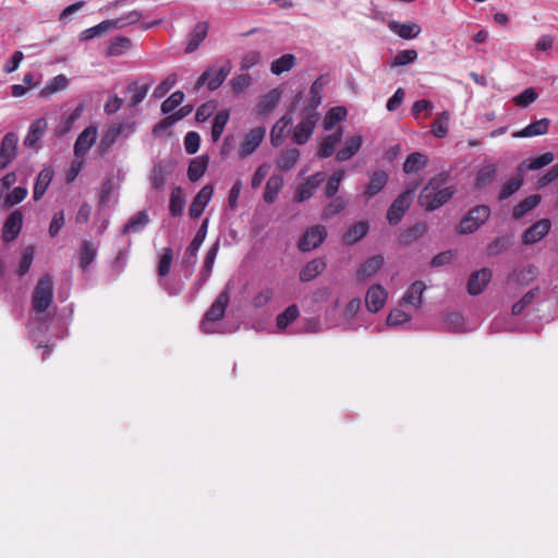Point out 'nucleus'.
<instances>
[{
  "mask_svg": "<svg viewBox=\"0 0 558 558\" xmlns=\"http://www.w3.org/2000/svg\"><path fill=\"white\" fill-rule=\"evenodd\" d=\"M449 172L442 171L429 179L418 196V204L428 211H434L447 204L456 193L454 185H448Z\"/></svg>",
  "mask_w": 558,
  "mask_h": 558,
  "instance_id": "obj_1",
  "label": "nucleus"
},
{
  "mask_svg": "<svg viewBox=\"0 0 558 558\" xmlns=\"http://www.w3.org/2000/svg\"><path fill=\"white\" fill-rule=\"evenodd\" d=\"M230 302V286L227 284L223 290L218 294L217 299L205 313L202 322L201 329L205 333H213L215 331L214 324L220 322L225 317L226 310Z\"/></svg>",
  "mask_w": 558,
  "mask_h": 558,
  "instance_id": "obj_2",
  "label": "nucleus"
},
{
  "mask_svg": "<svg viewBox=\"0 0 558 558\" xmlns=\"http://www.w3.org/2000/svg\"><path fill=\"white\" fill-rule=\"evenodd\" d=\"M53 300V282L50 276L41 277L32 295V306L37 313L46 312Z\"/></svg>",
  "mask_w": 558,
  "mask_h": 558,
  "instance_id": "obj_3",
  "label": "nucleus"
},
{
  "mask_svg": "<svg viewBox=\"0 0 558 558\" xmlns=\"http://www.w3.org/2000/svg\"><path fill=\"white\" fill-rule=\"evenodd\" d=\"M231 70L232 63L230 60H226L219 69H207L196 81L194 89L198 90L205 85L211 92L218 89L223 84Z\"/></svg>",
  "mask_w": 558,
  "mask_h": 558,
  "instance_id": "obj_4",
  "label": "nucleus"
},
{
  "mask_svg": "<svg viewBox=\"0 0 558 558\" xmlns=\"http://www.w3.org/2000/svg\"><path fill=\"white\" fill-rule=\"evenodd\" d=\"M319 121V113L312 110L301 111V121L294 126L292 141L298 145H304L311 138Z\"/></svg>",
  "mask_w": 558,
  "mask_h": 558,
  "instance_id": "obj_5",
  "label": "nucleus"
},
{
  "mask_svg": "<svg viewBox=\"0 0 558 558\" xmlns=\"http://www.w3.org/2000/svg\"><path fill=\"white\" fill-rule=\"evenodd\" d=\"M490 216V208L487 205H477L470 209L459 223V233L470 234L483 226Z\"/></svg>",
  "mask_w": 558,
  "mask_h": 558,
  "instance_id": "obj_6",
  "label": "nucleus"
},
{
  "mask_svg": "<svg viewBox=\"0 0 558 558\" xmlns=\"http://www.w3.org/2000/svg\"><path fill=\"white\" fill-rule=\"evenodd\" d=\"M208 218L204 219L201 227L196 231L193 240L185 250L184 258L182 262L183 267L187 268L189 276L192 275L194 266L197 263V252L203 244L208 229Z\"/></svg>",
  "mask_w": 558,
  "mask_h": 558,
  "instance_id": "obj_7",
  "label": "nucleus"
},
{
  "mask_svg": "<svg viewBox=\"0 0 558 558\" xmlns=\"http://www.w3.org/2000/svg\"><path fill=\"white\" fill-rule=\"evenodd\" d=\"M415 187L403 191L390 205L387 210V220L389 225L396 226L403 218L407 210L410 208Z\"/></svg>",
  "mask_w": 558,
  "mask_h": 558,
  "instance_id": "obj_8",
  "label": "nucleus"
},
{
  "mask_svg": "<svg viewBox=\"0 0 558 558\" xmlns=\"http://www.w3.org/2000/svg\"><path fill=\"white\" fill-rule=\"evenodd\" d=\"M19 136L15 132L7 133L0 143V170L7 168L17 155Z\"/></svg>",
  "mask_w": 558,
  "mask_h": 558,
  "instance_id": "obj_9",
  "label": "nucleus"
},
{
  "mask_svg": "<svg viewBox=\"0 0 558 558\" xmlns=\"http://www.w3.org/2000/svg\"><path fill=\"white\" fill-rule=\"evenodd\" d=\"M327 236V230L324 226L311 227L299 242V248L302 252H310L318 247Z\"/></svg>",
  "mask_w": 558,
  "mask_h": 558,
  "instance_id": "obj_10",
  "label": "nucleus"
},
{
  "mask_svg": "<svg viewBox=\"0 0 558 558\" xmlns=\"http://www.w3.org/2000/svg\"><path fill=\"white\" fill-rule=\"evenodd\" d=\"M266 134V130L263 126L252 129L243 138V142L239 148V155L241 158H245L252 155L260 145Z\"/></svg>",
  "mask_w": 558,
  "mask_h": 558,
  "instance_id": "obj_11",
  "label": "nucleus"
},
{
  "mask_svg": "<svg viewBox=\"0 0 558 558\" xmlns=\"http://www.w3.org/2000/svg\"><path fill=\"white\" fill-rule=\"evenodd\" d=\"M326 180L325 172H316L308 177L304 183H302L296 191L295 201L301 203L310 197L316 192V190L320 186V184Z\"/></svg>",
  "mask_w": 558,
  "mask_h": 558,
  "instance_id": "obj_12",
  "label": "nucleus"
},
{
  "mask_svg": "<svg viewBox=\"0 0 558 558\" xmlns=\"http://www.w3.org/2000/svg\"><path fill=\"white\" fill-rule=\"evenodd\" d=\"M97 140V128L95 125L87 126L76 138L74 144V155L84 157Z\"/></svg>",
  "mask_w": 558,
  "mask_h": 558,
  "instance_id": "obj_13",
  "label": "nucleus"
},
{
  "mask_svg": "<svg viewBox=\"0 0 558 558\" xmlns=\"http://www.w3.org/2000/svg\"><path fill=\"white\" fill-rule=\"evenodd\" d=\"M213 193L214 187L208 184L198 191L189 208V215L191 218L196 219L203 214L213 196Z\"/></svg>",
  "mask_w": 558,
  "mask_h": 558,
  "instance_id": "obj_14",
  "label": "nucleus"
},
{
  "mask_svg": "<svg viewBox=\"0 0 558 558\" xmlns=\"http://www.w3.org/2000/svg\"><path fill=\"white\" fill-rule=\"evenodd\" d=\"M386 300V290L379 284H374L366 292L365 305L369 312L377 313L384 307Z\"/></svg>",
  "mask_w": 558,
  "mask_h": 558,
  "instance_id": "obj_15",
  "label": "nucleus"
},
{
  "mask_svg": "<svg viewBox=\"0 0 558 558\" xmlns=\"http://www.w3.org/2000/svg\"><path fill=\"white\" fill-rule=\"evenodd\" d=\"M492 270L489 268H483L471 275L468 281V291L472 295H477L484 291L486 286L492 280Z\"/></svg>",
  "mask_w": 558,
  "mask_h": 558,
  "instance_id": "obj_16",
  "label": "nucleus"
},
{
  "mask_svg": "<svg viewBox=\"0 0 558 558\" xmlns=\"http://www.w3.org/2000/svg\"><path fill=\"white\" fill-rule=\"evenodd\" d=\"M145 80V83L141 86L138 85V82L134 81L126 85V93H133V96L131 97L129 101V107H136L138 106L146 97L149 88L154 84V78L151 76H148Z\"/></svg>",
  "mask_w": 558,
  "mask_h": 558,
  "instance_id": "obj_17",
  "label": "nucleus"
},
{
  "mask_svg": "<svg viewBox=\"0 0 558 558\" xmlns=\"http://www.w3.org/2000/svg\"><path fill=\"white\" fill-rule=\"evenodd\" d=\"M551 223L548 219H542L533 223L523 234L524 244H534L541 241L550 230Z\"/></svg>",
  "mask_w": 558,
  "mask_h": 558,
  "instance_id": "obj_18",
  "label": "nucleus"
},
{
  "mask_svg": "<svg viewBox=\"0 0 558 558\" xmlns=\"http://www.w3.org/2000/svg\"><path fill=\"white\" fill-rule=\"evenodd\" d=\"M23 223V215L20 210L12 211L7 218L3 226V240L11 242L15 240L21 232Z\"/></svg>",
  "mask_w": 558,
  "mask_h": 558,
  "instance_id": "obj_19",
  "label": "nucleus"
},
{
  "mask_svg": "<svg viewBox=\"0 0 558 558\" xmlns=\"http://www.w3.org/2000/svg\"><path fill=\"white\" fill-rule=\"evenodd\" d=\"M292 124V117L289 114L282 116L271 128L270 144L274 147H279L283 144L287 137V129Z\"/></svg>",
  "mask_w": 558,
  "mask_h": 558,
  "instance_id": "obj_20",
  "label": "nucleus"
},
{
  "mask_svg": "<svg viewBox=\"0 0 558 558\" xmlns=\"http://www.w3.org/2000/svg\"><path fill=\"white\" fill-rule=\"evenodd\" d=\"M388 27L392 33L403 39H414L422 31L421 26L414 22L400 23L397 21H390L388 23Z\"/></svg>",
  "mask_w": 558,
  "mask_h": 558,
  "instance_id": "obj_21",
  "label": "nucleus"
},
{
  "mask_svg": "<svg viewBox=\"0 0 558 558\" xmlns=\"http://www.w3.org/2000/svg\"><path fill=\"white\" fill-rule=\"evenodd\" d=\"M209 25L207 22H198L189 34L185 53L194 52L199 45L204 41L208 34Z\"/></svg>",
  "mask_w": 558,
  "mask_h": 558,
  "instance_id": "obj_22",
  "label": "nucleus"
},
{
  "mask_svg": "<svg viewBox=\"0 0 558 558\" xmlns=\"http://www.w3.org/2000/svg\"><path fill=\"white\" fill-rule=\"evenodd\" d=\"M47 120L38 118L28 128V132L24 138V145L27 147H35L38 141L45 135L47 130Z\"/></svg>",
  "mask_w": 558,
  "mask_h": 558,
  "instance_id": "obj_23",
  "label": "nucleus"
},
{
  "mask_svg": "<svg viewBox=\"0 0 558 558\" xmlns=\"http://www.w3.org/2000/svg\"><path fill=\"white\" fill-rule=\"evenodd\" d=\"M53 178V170L50 167L44 168L37 175L34 190H33V198L35 202L39 201L44 194L46 193L48 186L51 183Z\"/></svg>",
  "mask_w": 558,
  "mask_h": 558,
  "instance_id": "obj_24",
  "label": "nucleus"
},
{
  "mask_svg": "<svg viewBox=\"0 0 558 558\" xmlns=\"http://www.w3.org/2000/svg\"><path fill=\"white\" fill-rule=\"evenodd\" d=\"M426 289L423 281L417 280L410 284L402 296V301L405 304L412 305L414 308H418L422 304V296Z\"/></svg>",
  "mask_w": 558,
  "mask_h": 558,
  "instance_id": "obj_25",
  "label": "nucleus"
},
{
  "mask_svg": "<svg viewBox=\"0 0 558 558\" xmlns=\"http://www.w3.org/2000/svg\"><path fill=\"white\" fill-rule=\"evenodd\" d=\"M149 221L150 219L147 211L140 210L133 215L123 226L121 229V234L138 233L149 223Z\"/></svg>",
  "mask_w": 558,
  "mask_h": 558,
  "instance_id": "obj_26",
  "label": "nucleus"
},
{
  "mask_svg": "<svg viewBox=\"0 0 558 558\" xmlns=\"http://www.w3.org/2000/svg\"><path fill=\"white\" fill-rule=\"evenodd\" d=\"M550 120L547 118L539 119L526 125L521 131L513 133V137H531L544 135L548 132Z\"/></svg>",
  "mask_w": 558,
  "mask_h": 558,
  "instance_id": "obj_27",
  "label": "nucleus"
},
{
  "mask_svg": "<svg viewBox=\"0 0 558 558\" xmlns=\"http://www.w3.org/2000/svg\"><path fill=\"white\" fill-rule=\"evenodd\" d=\"M384 257L381 255H375L364 262L356 271V278L360 281H364L374 276L383 266Z\"/></svg>",
  "mask_w": 558,
  "mask_h": 558,
  "instance_id": "obj_28",
  "label": "nucleus"
},
{
  "mask_svg": "<svg viewBox=\"0 0 558 558\" xmlns=\"http://www.w3.org/2000/svg\"><path fill=\"white\" fill-rule=\"evenodd\" d=\"M343 136V132L341 129H338L335 133L327 135L319 148H318V156L320 158H328L331 157L335 154L337 145L341 142Z\"/></svg>",
  "mask_w": 558,
  "mask_h": 558,
  "instance_id": "obj_29",
  "label": "nucleus"
},
{
  "mask_svg": "<svg viewBox=\"0 0 558 558\" xmlns=\"http://www.w3.org/2000/svg\"><path fill=\"white\" fill-rule=\"evenodd\" d=\"M388 182V174L386 171L380 170L374 172L369 178V183L366 185V189L364 191L365 196L367 199H371L375 195H377L387 184Z\"/></svg>",
  "mask_w": 558,
  "mask_h": 558,
  "instance_id": "obj_30",
  "label": "nucleus"
},
{
  "mask_svg": "<svg viewBox=\"0 0 558 558\" xmlns=\"http://www.w3.org/2000/svg\"><path fill=\"white\" fill-rule=\"evenodd\" d=\"M362 143L363 137L361 135L349 137L344 146L337 153V160L342 162L351 159L360 150Z\"/></svg>",
  "mask_w": 558,
  "mask_h": 558,
  "instance_id": "obj_31",
  "label": "nucleus"
},
{
  "mask_svg": "<svg viewBox=\"0 0 558 558\" xmlns=\"http://www.w3.org/2000/svg\"><path fill=\"white\" fill-rule=\"evenodd\" d=\"M98 247L90 241L84 240L78 250V265L82 270H86L95 260Z\"/></svg>",
  "mask_w": 558,
  "mask_h": 558,
  "instance_id": "obj_32",
  "label": "nucleus"
},
{
  "mask_svg": "<svg viewBox=\"0 0 558 558\" xmlns=\"http://www.w3.org/2000/svg\"><path fill=\"white\" fill-rule=\"evenodd\" d=\"M326 268V263L323 258H315L308 262L300 271V280L308 282L319 276Z\"/></svg>",
  "mask_w": 558,
  "mask_h": 558,
  "instance_id": "obj_33",
  "label": "nucleus"
},
{
  "mask_svg": "<svg viewBox=\"0 0 558 558\" xmlns=\"http://www.w3.org/2000/svg\"><path fill=\"white\" fill-rule=\"evenodd\" d=\"M283 178L279 174H272L269 177L263 195L265 203L272 204L276 202L279 192L283 187Z\"/></svg>",
  "mask_w": 558,
  "mask_h": 558,
  "instance_id": "obj_34",
  "label": "nucleus"
},
{
  "mask_svg": "<svg viewBox=\"0 0 558 558\" xmlns=\"http://www.w3.org/2000/svg\"><path fill=\"white\" fill-rule=\"evenodd\" d=\"M427 162L428 157L425 154L420 151L411 153L403 163V171L407 174L417 173L427 166Z\"/></svg>",
  "mask_w": 558,
  "mask_h": 558,
  "instance_id": "obj_35",
  "label": "nucleus"
},
{
  "mask_svg": "<svg viewBox=\"0 0 558 558\" xmlns=\"http://www.w3.org/2000/svg\"><path fill=\"white\" fill-rule=\"evenodd\" d=\"M301 153L298 148H289L277 157L276 163L280 171L291 170L300 160Z\"/></svg>",
  "mask_w": 558,
  "mask_h": 558,
  "instance_id": "obj_36",
  "label": "nucleus"
},
{
  "mask_svg": "<svg viewBox=\"0 0 558 558\" xmlns=\"http://www.w3.org/2000/svg\"><path fill=\"white\" fill-rule=\"evenodd\" d=\"M185 206V197L181 186L172 189L169 202V211L172 217H180L183 215Z\"/></svg>",
  "mask_w": 558,
  "mask_h": 558,
  "instance_id": "obj_37",
  "label": "nucleus"
},
{
  "mask_svg": "<svg viewBox=\"0 0 558 558\" xmlns=\"http://www.w3.org/2000/svg\"><path fill=\"white\" fill-rule=\"evenodd\" d=\"M281 98V93L278 89H271L265 96L262 97L257 105V111L260 116H266L271 112L278 105Z\"/></svg>",
  "mask_w": 558,
  "mask_h": 558,
  "instance_id": "obj_38",
  "label": "nucleus"
},
{
  "mask_svg": "<svg viewBox=\"0 0 558 558\" xmlns=\"http://www.w3.org/2000/svg\"><path fill=\"white\" fill-rule=\"evenodd\" d=\"M208 166V157L207 156H199L197 158H194L187 168V178L192 182H196L199 180Z\"/></svg>",
  "mask_w": 558,
  "mask_h": 558,
  "instance_id": "obj_39",
  "label": "nucleus"
},
{
  "mask_svg": "<svg viewBox=\"0 0 558 558\" xmlns=\"http://www.w3.org/2000/svg\"><path fill=\"white\" fill-rule=\"evenodd\" d=\"M369 226L366 221H359L354 223L349 230L345 232L343 240L348 244H354L361 241L368 232Z\"/></svg>",
  "mask_w": 558,
  "mask_h": 558,
  "instance_id": "obj_40",
  "label": "nucleus"
},
{
  "mask_svg": "<svg viewBox=\"0 0 558 558\" xmlns=\"http://www.w3.org/2000/svg\"><path fill=\"white\" fill-rule=\"evenodd\" d=\"M541 202V195L533 194L525 197L512 209V216L514 219L522 218L527 211L534 209Z\"/></svg>",
  "mask_w": 558,
  "mask_h": 558,
  "instance_id": "obj_41",
  "label": "nucleus"
},
{
  "mask_svg": "<svg viewBox=\"0 0 558 558\" xmlns=\"http://www.w3.org/2000/svg\"><path fill=\"white\" fill-rule=\"evenodd\" d=\"M450 114L447 110L439 113L432 123V133L437 138H444L448 134Z\"/></svg>",
  "mask_w": 558,
  "mask_h": 558,
  "instance_id": "obj_42",
  "label": "nucleus"
},
{
  "mask_svg": "<svg viewBox=\"0 0 558 558\" xmlns=\"http://www.w3.org/2000/svg\"><path fill=\"white\" fill-rule=\"evenodd\" d=\"M114 26H117V24L111 23V21H109V20L102 21L101 23L83 31L80 34V39L81 40L93 39L97 36L102 35L104 33L114 29Z\"/></svg>",
  "mask_w": 558,
  "mask_h": 558,
  "instance_id": "obj_43",
  "label": "nucleus"
},
{
  "mask_svg": "<svg viewBox=\"0 0 558 558\" xmlns=\"http://www.w3.org/2000/svg\"><path fill=\"white\" fill-rule=\"evenodd\" d=\"M324 88V83L320 77L315 80L310 88L311 99L310 102L303 108V110H312L313 112H318L317 108L322 104V92Z\"/></svg>",
  "mask_w": 558,
  "mask_h": 558,
  "instance_id": "obj_44",
  "label": "nucleus"
},
{
  "mask_svg": "<svg viewBox=\"0 0 558 558\" xmlns=\"http://www.w3.org/2000/svg\"><path fill=\"white\" fill-rule=\"evenodd\" d=\"M300 315V311L296 304L289 305L282 313L276 318V325L278 329L283 330L290 324H292Z\"/></svg>",
  "mask_w": 558,
  "mask_h": 558,
  "instance_id": "obj_45",
  "label": "nucleus"
},
{
  "mask_svg": "<svg viewBox=\"0 0 558 558\" xmlns=\"http://www.w3.org/2000/svg\"><path fill=\"white\" fill-rule=\"evenodd\" d=\"M539 288L535 287L529 290L518 302H515L511 307V314L513 316H519L523 314L525 308L538 296Z\"/></svg>",
  "mask_w": 558,
  "mask_h": 558,
  "instance_id": "obj_46",
  "label": "nucleus"
},
{
  "mask_svg": "<svg viewBox=\"0 0 558 558\" xmlns=\"http://www.w3.org/2000/svg\"><path fill=\"white\" fill-rule=\"evenodd\" d=\"M296 58L291 53H286L280 58L272 61L270 70L274 74L280 75L283 72L290 71L295 65Z\"/></svg>",
  "mask_w": 558,
  "mask_h": 558,
  "instance_id": "obj_47",
  "label": "nucleus"
},
{
  "mask_svg": "<svg viewBox=\"0 0 558 558\" xmlns=\"http://www.w3.org/2000/svg\"><path fill=\"white\" fill-rule=\"evenodd\" d=\"M131 47V40L124 36H116L110 40L107 54L111 57L122 56Z\"/></svg>",
  "mask_w": 558,
  "mask_h": 558,
  "instance_id": "obj_48",
  "label": "nucleus"
},
{
  "mask_svg": "<svg viewBox=\"0 0 558 558\" xmlns=\"http://www.w3.org/2000/svg\"><path fill=\"white\" fill-rule=\"evenodd\" d=\"M69 84V80L65 75L59 74L50 80L46 86L40 90L43 97H49L50 95L64 89Z\"/></svg>",
  "mask_w": 558,
  "mask_h": 558,
  "instance_id": "obj_49",
  "label": "nucleus"
},
{
  "mask_svg": "<svg viewBox=\"0 0 558 558\" xmlns=\"http://www.w3.org/2000/svg\"><path fill=\"white\" fill-rule=\"evenodd\" d=\"M426 232V225L415 223L414 226L404 230L399 238V242L402 245H409L416 239L421 238Z\"/></svg>",
  "mask_w": 558,
  "mask_h": 558,
  "instance_id": "obj_50",
  "label": "nucleus"
},
{
  "mask_svg": "<svg viewBox=\"0 0 558 558\" xmlns=\"http://www.w3.org/2000/svg\"><path fill=\"white\" fill-rule=\"evenodd\" d=\"M229 121V111L220 110L214 118L213 128H211V138L214 142L219 141L226 124Z\"/></svg>",
  "mask_w": 558,
  "mask_h": 558,
  "instance_id": "obj_51",
  "label": "nucleus"
},
{
  "mask_svg": "<svg viewBox=\"0 0 558 558\" xmlns=\"http://www.w3.org/2000/svg\"><path fill=\"white\" fill-rule=\"evenodd\" d=\"M511 239L508 235L498 236L487 245V255L497 256L509 248Z\"/></svg>",
  "mask_w": 558,
  "mask_h": 558,
  "instance_id": "obj_52",
  "label": "nucleus"
},
{
  "mask_svg": "<svg viewBox=\"0 0 558 558\" xmlns=\"http://www.w3.org/2000/svg\"><path fill=\"white\" fill-rule=\"evenodd\" d=\"M496 171L497 169L495 165H486L482 167L476 173L475 186L483 187L487 183L492 182L496 175Z\"/></svg>",
  "mask_w": 558,
  "mask_h": 558,
  "instance_id": "obj_53",
  "label": "nucleus"
},
{
  "mask_svg": "<svg viewBox=\"0 0 558 558\" xmlns=\"http://www.w3.org/2000/svg\"><path fill=\"white\" fill-rule=\"evenodd\" d=\"M347 207V201L342 196L333 197V199L324 208L323 219L327 220L340 214Z\"/></svg>",
  "mask_w": 558,
  "mask_h": 558,
  "instance_id": "obj_54",
  "label": "nucleus"
},
{
  "mask_svg": "<svg viewBox=\"0 0 558 558\" xmlns=\"http://www.w3.org/2000/svg\"><path fill=\"white\" fill-rule=\"evenodd\" d=\"M347 116V110L343 107L331 108L324 119L325 130H331L336 123L343 120Z\"/></svg>",
  "mask_w": 558,
  "mask_h": 558,
  "instance_id": "obj_55",
  "label": "nucleus"
},
{
  "mask_svg": "<svg viewBox=\"0 0 558 558\" xmlns=\"http://www.w3.org/2000/svg\"><path fill=\"white\" fill-rule=\"evenodd\" d=\"M444 324L448 331L460 332L463 330L464 317L460 313L452 312L446 316Z\"/></svg>",
  "mask_w": 558,
  "mask_h": 558,
  "instance_id": "obj_56",
  "label": "nucleus"
},
{
  "mask_svg": "<svg viewBox=\"0 0 558 558\" xmlns=\"http://www.w3.org/2000/svg\"><path fill=\"white\" fill-rule=\"evenodd\" d=\"M184 100V93L181 90H177L172 93L161 104V112L163 114H168L172 112L177 107H179Z\"/></svg>",
  "mask_w": 558,
  "mask_h": 558,
  "instance_id": "obj_57",
  "label": "nucleus"
},
{
  "mask_svg": "<svg viewBox=\"0 0 558 558\" xmlns=\"http://www.w3.org/2000/svg\"><path fill=\"white\" fill-rule=\"evenodd\" d=\"M173 259V251L171 247H165L158 263V276L166 277L170 272Z\"/></svg>",
  "mask_w": 558,
  "mask_h": 558,
  "instance_id": "obj_58",
  "label": "nucleus"
},
{
  "mask_svg": "<svg viewBox=\"0 0 558 558\" xmlns=\"http://www.w3.org/2000/svg\"><path fill=\"white\" fill-rule=\"evenodd\" d=\"M538 97V94L533 87L524 89L522 93L513 98V104L521 108H526L534 102Z\"/></svg>",
  "mask_w": 558,
  "mask_h": 558,
  "instance_id": "obj_59",
  "label": "nucleus"
},
{
  "mask_svg": "<svg viewBox=\"0 0 558 558\" xmlns=\"http://www.w3.org/2000/svg\"><path fill=\"white\" fill-rule=\"evenodd\" d=\"M344 177L343 170H338L332 173V175L328 179L326 186H325V194L328 197H333L340 187V183Z\"/></svg>",
  "mask_w": 558,
  "mask_h": 558,
  "instance_id": "obj_60",
  "label": "nucleus"
},
{
  "mask_svg": "<svg viewBox=\"0 0 558 558\" xmlns=\"http://www.w3.org/2000/svg\"><path fill=\"white\" fill-rule=\"evenodd\" d=\"M168 174L167 169L158 163L153 168L151 173V185L155 190H161L166 184V177Z\"/></svg>",
  "mask_w": 558,
  "mask_h": 558,
  "instance_id": "obj_61",
  "label": "nucleus"
},
{
  "mask_svg": "<svg viewBox=\"0 0 558 558\" xmlns=\"http://www.w3.org/2000/svg\"><path fill=\"white\" fill-rule=\"evenodd\" d=\"M33 259H34V247L27 246L23 251V255H22L19 268H17V275L20 277L25 276L29 271Z\"/></svg>",
  "mask_w": 558,
  "mask_h": 558,
  "instance_id": "obj_62",
  "label": "nucleus"
},
{
  "mask_svg": "<svg viewBox=\"0 0 558 558\" xmlns=\"http://www.w3.org/2000/svg\"><path fill=\"white\" fill-rule=\"evenodd\" d=\"M522 184H523L522 178H520V177L512 178L510 181H508L506 184H504L501 192L499 194V197H498L499 201H504V199L510 197L511 195H513L517 191H519V189L521 187Z\"/></svg>",
  "mask_w": 558,
  "mask_h": 558,
  "instance_id": "obj_63",
  "label": "nucleus"
},
{
  "mask_svg": "<svg viewBox=\"0 0 558 558\" xmlns=\"http://www.w3.org/2000/svg\"><path fill=\"white\" fill-rule=\"evenodd\" d=\"M177 83V75L170 74L162 82H160L154 89L153 96L155 98H162Z\"/></svg>",
  "mask_w": 558,
  "mask_h": 558,
  "instance_id": "obj_64",
  "label": "nucleus"
}]
</instances>
